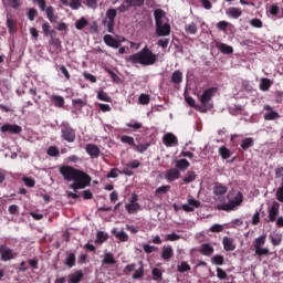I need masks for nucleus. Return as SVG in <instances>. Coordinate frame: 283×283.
Instances as JSON below:
<instances>
[{
	"mask_svg": "<svg viewBox=\"0 0 283 283\" xmlns=\"http://www.w3.org/2000/svg\"><path fill=\"white\" fill-rule=\"evenodd\" d=\"M193 180H196V171L189 170L187 172V176L184 178V182H186V185H189L190 182H193Z\"/></svg>",
	"mask_w": 283,
	"mask_h": 283,
	"instance_id": "50",
	"label": "nucleus"
},
{
	"mask_svg": "<svg viewBox=\"0 0 283 283\" xmlns=\"http://www.w3.org/2000/svg\"><path fill=\"white\" fill-rule=\"evenodd\" d=\"M154 18H155V25H158L160 23H165L163 19H165V12L163 9H156L154 11Z\"/></svg>",
	"mask_w": 283,
	"mask_h": 283,
	"instance_id": "30",
	"label": "nucleus"
},
{
	"mask_svg": "<svg viewBox=\"0 0 283 283\" xmlns=\"http://www.w3.org/2000/svg\"><path fill=\"white\" fill-rule=\"evenodd\" d=\"M115 262H116V259H114V254L112 253H106L102 261L103 264H114Z\"/></svg>",
	"mask_w": 283,
	"mask_h": 283,
	"instance_id": "57",
	"label": "nucleus"
},
{
	"mask_svg": "<svg viewBox=\"0 0 283 283\" xmlns=\"http://www.w3.org/2000/svg\"><path fill=\"white\" fill-rule=\"evenodd\" d=\"M224 251H235V244H233V239L224 237L222 240Z\"/></svg>",
	"mask_w": 283,
	"mask_h": 283,
	"instance_id": "24",
	"label": "nucleus"
},
{
	"mask_svg": "<svg viewBox=\"0 0 283 283\" xmlns=\"http://www.w3.org/2000/svg\"><path fill=\"white\" fill-rule=\"evenodd\" d=\"M264 244H266V234H263L255 239L254 250L256 255L262 256V255H269L271 253L269 248H262L264 247Z\"/></svg>",
	"mask_w": 283,
	"mask_h": 283,
	"instance_id": "5",
	"label": "nucleus"
},
{
	"mask_svg": "<svg viewBox=\"0 0 283 283\" xmlns=\"http://www.w3.org/2000/svg\"><path fill=\"white\" fill-rule=\"evenodd\" d=\"M219 156L223 158V160H228V158H231V150L227 148V146L219 147Z\"/></svg>",
	"mask_w": 283,
	"mask_h": 283,
	"instance_id": "36",
	"label": "nucleus"
},
{
	"mask_svg": "<svg viewBox=\"0 0 283 283\" xmlns=\"http://www.w3.org/2000/svg\"><path fill=\"white\" fill-rule=\"evenodd\" d=\"M48 156H51L52 158H56L57 156H61V151L59 150V147L51 146L46 150Z\"/></svg>",
	"mask_w": 283,
	"mask_h": 283,
	"instance_id": "42",
	"label": "nucleus"
},
{
	"mask_svg": "<svg viewBox=\"0 0 283 283\" xmlns=\"http://www.w3.org/2000/svg\"><path fill=\"white\" fill-rule=\"evenodd\" d=\"M83 3L86 8H91V10L98 8V0H84Z\"/></svg>",
	"mask_w": 283,
	"mask_h": 283,
	"instance_id": "56",
	"label": "nucleus"
},
{
	"mask_svg": "<svg viewBox=\"0 0 283 283\" xmlns=\"http://www.w3.org/2000/svg\"><path fill=\"white\" fill-rule=\"evenodd\" d=\"M85 149L86 154H88L91 158H98L101 156V148H98V146L95 144H87Z\"/></svg>",
	"mask_w": 283,
	"mask_h": 283,
	"instance_id": "17",
	"label": "nucleus"
},
{
	"mask_svg": "<svg viewBox=\"0 0 283 283\" xmlns=\"http://www.w3.org/2000/svg\"><path fill=\"white\" fill-rule=\"evenodd\" d=\"M84 276H85V274H83V271L78 270L69 275V283H81V282H83Z\"/></svg>",
	"mask_w": 283,
	"mask_h": 283,
	"instance_id": "19",
	"label": "nucleus"
},
{
	"mask_svg": "<svg viewBox=\"0 0 283 283\" xmlns=\"http://www.w3.org/2000/svg\"><path fill=\"white\" fill-rule=\"evenodd\" d=\"M104 43L108 48H114V50H118V48H120V41L116 40L111 34L104 35Z\"/></svg>",
	"mask_w": 283,
	"mask_h": 283,
	"instance_id": "15",
	"label": "nucleus"
},
{
	"mask_svg": "<svg viewBox=\"0 0 283 283\" xmlns=\"http://www.w3.org/2000/svg\"><path fill=\"white\" fill-rule=\"evenodd\" d=\"M113 235H115V238H117V240H120V242H127L129 240V235H127V232L125 231H119L116 230V228H114L112 230Z\"/></svg>",
	"mask_w": 283,
	"mask_h": 283,
	"instance_id": "26",
	"label": "nucleus"
},
{
	"mask_svg": "<svg viewBox=\"0 0 283 283\" xmlns=\"http://www.w3.org/2000/svg\"><path fill=\"white\" fill-rule=\"evenodd\" d=\"M229 191V188L222 184H216L213 186V195L214 196H224Z\"/></svg>",
	"mask_w": 283,
	"mask_h": 283,
	"instance_id": "22",
	"label": "nucleus"
},
{
	"mask_svg": "<svg viewBox=\"0 0 283 283\" xmlns=\"http://www.w3.org/2000/svg\"><path fill=\"white\" fill-rule=\"evenodd\" d=\"M174 258V248L171 245L163 247L161 249V259L166 262H169Z\"/></svg>",
	"mask_w": 283,
	"mask_h": 283,
	"instance_id": "18",
	"label": "nucleus"
},
{
	"mask_svg": "<svg viewBox=\"0 0 283 283\" xmlns=\"http://www.w3.org/2000/svg\"><path fill=\"white\" fill-rule=\"evenodd\" d=\"M211 262L217 266H222V264H224V256L220 254H216L214 256H212Z\"/></svg>",
	"mask_w": 283,
	"mask_h": 283,
	"instance_id": "46",
	"label": "nucleus"
},
{
	"mask_svg": "<svg viewBox=\"0 0 283 283\" xmlns=\"http://www.w3.org/2000/svg\"><path fill=\"white\" fill-rule=\"evenodd\" d=\"M0 132H2L3 134H21V132H23V128H21V126L17 124H4L1 126Z\"/></svg>",
	"mask_w": 283,
	"mask_h": 283,
	"instance_id": "12",
	"label": "nucleus"
},
{
	"mask_svg": "<svg viewBox=\"0 0 283 283\" xmlns=\"http://www.w3.org/2000/svg\"><path fill=\"white\" fill-rule=\"evenodd\" d=\"M50 45H53L55 50H61V40L59 38H51L49 41Z\"/></svg>",
	"mask_w": 283,
	"mask_h": 283,
	"instance_id": "61",
	"label": "nucleus"
},
{
	"mask_svg": "<svg viewBox=\"0 0 283 283\" xmlns=\"http://www.w3.org/2000/svg\"><path fill=\"white\" fill-rule=\"evenodd\" d=\"M90 25V22L85 18H81L75 22L76 30H85Z\"/></svg>",
	"mask_w": 283,
	"mask_h": 283,
	"instance_id": "39",
	"label": "nucleus"
},
{
	"mask_svg": "<svg viewBox=\"0 0 283 283\" xmlns=\"http://www.w3.org/2000/svg\"><path fill=\"white\" fill-rule=\"evenodd\" d=\"M218 50L222 52V54H233V46L224 43L217 44Z\"/></svg>",
	"mask_w": 283,
	"mask_h": 283,
	"instance_id": "32",
	"label": "nucleus"
},
{
	"mask_svg": "<svg viewBox=\"0 0 283 283\" xmlns=\"http://www.w3.org/2000/svg\"><path fill=\"white\" fill-rule=\"evenodd\" d=\"M163 143L166 147H178V137L174 133H167L163 137Z\"/></svg>",
	"mask_w": 283,
	"mask_h": 283,
	"instance_id": "13",
	"label": "nucleus"
},
{
	"mask_svg": "<svg viewBox=\"0 0 283 283\" xmlns=\"http://www.w3.org/2000/svg\"><path fill=\"white\" fill-rule=\"evenodd\" d=\"M15 258H17V253H14V250L8 248L6 244L0 245L1 262H10V260H14Z\"/></svg>",
	"mask_w": 283,
	"mask_h": 283,
	"instance_id": "7",
	"label": "nucleus"
},
{
	"mask_svg": "<svg viewBox=\"0 0 283 283\" xmlns=\"http://www.w3.org/2000/svg\"><path fill=\"white\" fill-rule=\"evenodd\" d=\"M180 234L176 233V232H172L170 234H166L165 237V241L166 242H177V240H180Z\"/></svg>",
	"mask_w": 283,
	"mask_h": 283,
	"instance_id": "53",
	"label": "nucleus"
},
{
	"mask_svg": "<svg viewBox=\"0 0 283 283\" xmlns=\"http://www.w3.org/2000/svg\"><path fill=\"white\" fill-rule=\"evenodd\" d=\"M253 145H255V139H253L252 137H247L241 142V148L243 149V151H247V149H251Z\"/></svg>",
	"mask_w": 283,
	"mask_h": 283,
	"instance_id": "28",
	"label": "nucleus"
},
{
	"mask_svg": "<svg viewBox=\"0 0 283 283\" xmlns=\"http://www.w3.org/2000/svg\"><path fill=\"white\" fill-rule=\"evenodd\" d=\"M69 6L71 7V10H78L82 3L81 0H70Z\"/></svg>",
	"mask_w": 283,
	"mask_h": 283,
	"instance_id": "64",
	"label": "nucleus"
},
{
	"mask_svg": "<svg viewBox=\"0 0 283 283\" xmlns=\"http://www.w3.org/2000/svg\"><path fill=\"white\" fill-rule=\"evenodd\" d=\"M170 189H171V186H161L156 189L155 196H157V197L165 196V193L169 192Z\"/></svg>",
	"mask_w": 283,
	"mask_h": 283,
	"instance_id": "51",
	"label": "nucleus"
},
{
	"mask_svg": "<svg viewBox=\"0 0 283 283\" xmlns=\"http://www.w3.org/2000/svg\"><path fill=\"white\" fill-rule=\"evenodd\" d=\"M61 138L66 143H74L76 140V130L67 123L61 125Z\"/></svg>",
	"mask_w": 283,
	"mask_h": 283,
	"instance_id": "4",
	"label": "nucleus"
},
{
	"mask_svg": "<svg viewBox=\"0 0 283 283\" xmlns=\"http://www.w3.org/2000/svg\"><path fill=\"white\" fill-rule=\"evenodd\" d=\"M165 178L168 182H174V180L180 178V170L178 168H170L166 171Z\"/></svg>",
	"mask_w": 283,
	"mask_h": 283,
	"instance_id": "16",
	"label": "nucleus"
},
{
	"mask_svg": "<svg viewBox=\"0 0 283 283\" xmlns=\"http://www.w3.org/2000/svg\"><path fill=\"white\" fill-rule=\"evenodd\" d=\"M138 264L139 268L133 273V280H140L145 277V266L143 265V261H139Z\"/></svg>",
	"mask_w": 283,
	"mask_h": 283,
	"instance_id": "25",
	"label": "nucleus"
},
{
	"mask_svg": "<svg viewBox=\"0 0 283 283\" xmlns=\"http://www.w3.org/2000/svg\"><path fill=\"white\" fill-rule=\"evenodd\" d=\"M185 30L188 34H196V32H198V24H196V22H191L185 27Z\"/></svg>",
	"mask_w": 283,
	"mask_h": 283,
	"instance_id": "48",
	"label": "nucleus"
},
{
	"mask_svg": "<svg viewBox=\"0 0 283 283\" xmlns=\"http://www.w3.org/2000/svg\"><path fill=\"white\" fill-rule=\"evenodd\" d=\"M200 207V201L193 199V198H188V203H185L181 206L182 211H186V213H191L196 211Z\"/></svg>",
	"mask_w": 283,
	"mask_h": 283,
	"instance_id": "11",
	"label": "nucleus"
},
{
	"mask_svg": "<svg viewBox=\"0 0 283 283\" xmlns=\"http://www.w3.org/2000/svg\"><path fill=\"white\" fill-rule=\"evenodd\" d=\"M72 105L75 107V109H83L87 103L81 98L78 99H72Z\"/></svg>",
	"mask_w": 283,
	"mask_h": 283,
	"instance_id": "52",
	"label": "nucleus"
},
{
	"mask_svg": "<svg viewBox=\"0 0 283 283\" xmlns=\"http://www.w3.org/2000/svg\"><path fill=\"white\" fill-rule=\"evenodd\" d=\"M109 240V234L105 233L104 231H98L96 234V244H103V242H107Z\"/></svg>",
	"mask_w": 283,
	"mask_h": 283,
	"instance_id": "33",
	"label": "nucleus"
},
{
	"mask_svg": "<svg viewBox=\"0 0 283 283\" xmlns=\"http://www.w3.org/2000/svg\"><path fill=\"white\" fill-rule=\"evenodd\" d=\"M120 143H124V145H129L130 147H136V140L132 136L123 135L120 137Z\"/></svg>",
	"mask_w": 283,
	"mask_h": 283,
	"instance_id": "38",
	"label": "nucleus"
},
{
	"mask_svg": "<svg viewBox=\"0 0 283 283\" xmlns=\"http://www.w3.org/2000/svg\"><path fill=\"white\" fill-rule=\"evenodd\" d=\"M182 81V72L175 71L171 75V83H175L176 85L180 84Z\"/></svg>",
	"mask_w": 283,
	"mask_h": 283,
	"instance_id": "43",
	"label": "nucleus"
},
{
	"mask_svg": "<svg viewBox=\"0 0 283 283\" xmlns=\"http://www.w3.org/2000/svg\"><path fill=\"white\" fill-rule=\"evenodd\" d=\"M97 98L98 101H104V103H112V98L104 91L97 93Z\"/></svg>",
	"mask_w": 283,
	"mask_h": 283,
	"instance_id": "55",
	"label": "nucleus"
},
{
	"mask_svg": "<svg viewBox=\"0 0 283 283\" xmlns=\"http://www.w3.org/2000/svg\"><path fill=\"white\" fill-rule=\"evenodd\" d=\"M216 94H218V87H209L203 91L201 96H199V101L201 103V114H207L208 109L213 108V104L210 103L213 99V96H216Z\"/></svg>",
	"mask_w": 283,
	"mask_h": 283,
	"instance_id": "3",
	"label": "nucleus"
},
{
	"mask_svg": "<svg viewBox=\"0 0 283 283\" xmlns=\"http://www.w3.org/2000/svg\"><path fill=\"white\" fill-rule=\"evenodd\" d=\"M57 67L60 72L63 74L64 78H66V81H70V78H72V75H70V71H67V67L65 65H60Z\"/></svg>",
	"mask_w": 283,
	"mask_h": 283,
	"instance_id": "58",
	"label": "nucleus"
},
{
	"mask_svg": "<svg viewBox=\"0 0 283 283\" xmlns=\"http://www.w3.org/2000/svg\"><path fill=\"white\" fill-rule=\"evenodd\" d=\"M217 209L219 211H233L235 209V206L229 201L228 203H221L217 206Z\"/></svg>",
	"mask_w": 283,
	"mask_h": 283,
	"instance_id": "40",
	"label": "nucleus"
},
{
	"mask_svg": "<svg viewBox=\"0 0 283 283\" xmlns=\"http://www.w3.org/2000/svg\"><path fill=\"white\" fill-rule=\"evenodd\" d=\"M7 28L10 34H14L17 32V22L10 18H7Z\"/></svg>",
	"mask_w": 283,
	"mask_h": 283,
	"instance_id": "41",
	"label": "nucleus"
},
{
	"mask_svg": "<svg viewBox=\"0 0 283 283\" xmlns=\"http://www.w3.org/2000/svg\"><path fill=\"white\" fill-rule=\"evenodd\" d=\"M272 85H273V83L271 82V80L264 77L261 80L260 90H262V92H269V90H271Z\"/></svg>",
	"mask_w": 283,
	"mask_h": 283,
	"instance_id": "35",
	"label": "nucleus"
},
{
	"mask_svg": "<svg viewBox=\"0 0 283 283\" xmlns=\"http://www.w3.org/2000/svg\"><path fill=\"white\" fill-rule=\"evenodd\" d=\"M276 118H280V113H277L275 111H271V112L264 114L265 120H275Z\"/></svg>",
	"mask_w": 283,
	"mask_h": 283,
	"instance_id": "49",
	"label": "nucleus"
},
{
	"mask_svg": "<svg viewBox=\"0 0 283 283\" xmlns=\"http://www.w3.org/2000/svg\"><path fill=\"white\" fill-rule=\"evenodd\" d=\"M127 61L136 65H154L156 61H158V55L154 54V52L146 45L139 52L132 54Z\"/></svg>",
	"mask_w": 283,
	"mask_h": 283,
	"instance_id": "2",
	"label": "nucleus"
},
{
	"mask_svg": "<svg viewBox=\"0 0 283 283\" xmlns=\"http://www.w3.org/2000/svg\"><path fill=\"white\" fill-rule=\"evenodd\" d=\"M213 252H214V249L209 243L201 244L199 249V253H201V255H206L207 258H210V255H213Z\"/></svg>",
	"mask_w": 283,
	"mask_h": 283,
	"instance_id": "20",
	"label": "nucleus"
},
{
	"mask_svg": "<svg viewBox=\"0 0 283 283\" xmlns=\"http://www.w3.org/2000/svg\"><path fill=\"white\" fill-rule=\"evenodd\" d=\"M169 38H166V39H159L158 41H157V45L159 46V48H163V50H167V48L169 46Z\"/></svg>",
	"mask_w": 283,
	"mask_h": 283,
	"instance_id": "59",
	"label": "nucleus"
},
{
	"mask_svg": "<svg viewBox=\"0 0 283 283\" xmlns=\"http://www.w3.org/2000/svg\"><path fill=\"white\" fill-rule=\"evenodd\" d=\"M228 17H231L232 19H240V17H242V10H240L239 8L235 7H231L228 11H227Z\"/></svg>",
	"mask_w": 283,
	"mask_h": 283,
	"instance_id": "31",
	"label": "nucleus"
},
{
	"mask_svg": "<svg viewBox=\"0 0 283 283\" xmlns=\"http://www.w3.org/2000/svg\"><path fill=\"white\" fill-rule=\"evenodd\" d=\"M27 17L29 20L34 21L35 17H39V11L34 8L29 9Z\"/></svg>",
	"mask_w": 283,
	"mask_h": 283,
	"instance_id": "60",
	"label": "nucleus"
},
{
	"mask_svg": "<svg viewBox=\"0 0 283 283\" xmlns=\"http://www.w3.org/2000/svg\"><path fill=\"white\" fill-rule=\"evenodd\" d=\"M22 180H23L25 187L32 188L36 185V181H34V179H32L30 177H23Z\"/></svg>",
	"mask_w": 283,
	"mask_h": 283,
	"instance_id": "62",
	"label": "nucleus"
},
{
	"mask_svg": "<svg viewBox=\"0 0 283 283\" xmlns=\"http://www.w3.org/2000/svg\"><path fill=\"white\" fill-rule=\"evenodd\" d=\"M268 218L270 222H275L277 216H280V202L274 201L272 206L268 209Z\"/></svg>",
	"mask_w": 283,
	"mask_h": 283,
	"instance_id": "10",
	"label": "nucleus"
},
{
	"mask_svg": "<svg viewBox=\"0 0 283 283\" xmlns=\"http://www.w3.org/2000/svg\"><path fill=\"white\" fill-rule=\"evenodd\" d=\"M153 279L155 282H163V272L158 268L153 269Z\"/></svg>",
	"mask_w": 283,
	"mask_h": 283,
	"instance_id": "54",
	"label": "nucleus"
},
{
	"mask_svg": "<svg viewBox=\"0 0 283 283\" xmlns=\"http://www.w3.org/2000/svg\"><path fill=\"white\" fill-rule=\"evenodd\" d=\"M190 164L187 159H178L176 161V169H181V171H185L187 169H189Z\"/></svg>",
	"mask_w": 283,
	"mask_h": 283,
	"instance_id": "34",
	"label": "nucleus"
},
{
	"mask_svg": "<svg viewBox=\"0 0 283 283\" xmlns=\"http://www.w3.org/2000/svg\"><path fill=\"white\" fill-rule=\"evenodd\" d=\"M227 198L234 207H240L244 202V195L240 190H232L228 193Z\"/></svg>",
	"mask_w": 283,
	"mask_h": 283,
	"instance_id": "6",
	"label": "nucleus"
},
{
	"mask_svg": "<svg viewBox=\"0 0 283 283\" xmlns=\"http://www.w3.org/2000/svg\"><path fill=\"white\" fill-rule=\"evenodd\" d=\"M50 101L54 104V107L61 108L65 106V98L61 95H51Z\"/></svg>",
	"mask_w": 283,
	"mask_h": 283,
	"instance_id": "21",
	"label": "nucleus"
},
{
	"mask_svg": "<svg viewBox=\"0 0 283 283\" xmlns=\"http://www.w3.org/2000/svg\"><path fill=\"white\" fill-rule=\"evenodd\" d=\"M66 255L64 264L69 266V269L76 266V254L66 252Z\"/></svg>",
	"mask_w": 283,
	"mask_h": 283,
	"instance_id": "23",
	"label": "nucleus"
},
{
	"mask_svg": "<svg viewBox=\"0 0 283 283\" xmlns=\"http://www.w3.org/2000/svg\"><path fill=\"white\" fill-rule=\"evenodd\" d=\"M59 174L67 180V182H72L70 189L73 191H78V189H85V187H90L92 185V177L87 175V172L76 169L72 166L63 165L59 167Z\"/></svg>",
	"mask_w": 283,
	"mask_h": 283,
	"instance_id": "1",
	"label": "nucleus"
},
{
	"mask_svg": "<svg viewBox=\"0 0 283 283\" xmlns=\"http://www.w3.org/2000/svg\"><path fill=\"white\" fill-rule=\"evenodd\" d=\"M118 174H123L124 176H134V172L127 168L119 170L118 168H112L111 171L106 175V178H116Z\"/></svg>",
	"mask_w": 283,
	"mask_h": 283,
	"instance_id": "14",
	"label": "nucleus"
},
{
	"mask_svg": "<svg viewBox=\"0 0 283 283\" xmlns=\"http://www.w3.org/2000/svg\"><path fill=\"white\" fill-rule=\"evenodd\" d=\"M177 271L178 273H187V271H191V265L187 261H184L177 266Z\"/></svg>",
	"mask_w": 283,
	"mask_h": 283,
	"instance_id": "44",
	"label": "nucleus"
},
{
	"mask_svg": "<svg viewBox=\"0 0 283 283\" xmlns=\"http://www.w3.org/2000/svg\"><path fill=\"white\" fill-rule=\"evenodd\" d=\"M186 103H187L190 107H193L195 109H197L198 112H200V109H202V106L196 104V99H193V97H191V96L186 97Z\"/></svg>",
	"mask_w": 283,
	"mask_h": 283,
	"instance_id": "47",
	"label": "nucleus"
},
{
	"mask_svg": "<svg viewBox=\"0 0 283 283\" xmlns=\"http://www.w3.org/2000/svg\"><path fill=\"white\" fill-rule=\"evenodd\" d=\"M125 209L129 216L132 213H136L137 211H140L143 208L140 207V203H126Z\"/></svg>",
	"mask_w": 283,
	"mask_h": 283,
	"instance_id": "29",
	"label": "nucleus"
},
{
	"mask_svg": "<svg viewBox=\"0 0 283 283\" xmlns=\"http://www.w3.org/2000/svg\"><path fill=\"white\" fill-rule=\"evenodd\" d=\"M149 147H151L150 143H145V144H138L134 146L135 151H137L138 154H145L147 151V149H149Z\"/></svg>",
	"mask_w": 283,
	"mask_h": 283,
	"instance_id": "37",
	"label": "nucleus"
},
{
	"mask_svg": "<svg viewBox=\"0 0 283 283\" xmlns=\"http://www.w3.org/2000/svg\"><path fill=\"white\" fill-rule=\"evenodd\" d=\"M116 14H117L116 9H108L106 11V17L108 21H114V19H116Z\"/></svg>",
	"mask_w": 283,
	"mask_h": 283,
	"instance_id": "63",
	"label": "nucleus"
},
{
	"mask_svg": "<svg viewBox=\"0 0 283 283\" xmlns=\"http://www.w3.org/2000/svg\"><path fill=\"white\" fill-rule=\"evenodd\" d=\"M145 6V0H124L123 4L119 7L120 12H126L129 8H140Z\"/></svg>",
	"mask_w": 283,
	"mask_h": 283,
	"instance_id": "8",
	"label": "nucleus"
},
{
	"mask_svg": "<svg viewBox=\"0 0 283 283\" xmlns=\"http://www.w3.org/2000/svg\"><path fill=\"white\" fill-rule=\"evenodd\" d=\"M157 36H169L171 34V24L161 22L155 24Z\"/></svg>",
	"mask_w": 283,
	"mask_h": 283,
	"instance_id": "9",
	"label": "nucleus"
},
{
	"mask_svg": "<svg viewBox=\"0 0 283 283\" xmlns=\"http://www.w3.org/2000/svg\"><path fill=\"white\" fill-rule=\"evenodd\" d=\"M151 101V97L149 94L142 93L138 98L139 105H149V102Z\"/></svg>",
	"mask_w": 283,
	"mask_h": 283,
	"instance_id": "45",
	"label": "nucleus"
},
{
	"mask_svg": "<svg viewBox=\"0 0 283 283\" xmlns=\"http://www.w3.org/2000/svg\"><path fill=\"white\" fill-rule=\"evenodd\" d=\"M44 11L46 12V18L49 19L50 23H56L59 15L54 14V7L50 6Z\"/></svg>",
	"mask_w": 283,
	"mask_h": 283,
	"instance_id": "27",
	"label": "nucleus"
}]
</instances>
